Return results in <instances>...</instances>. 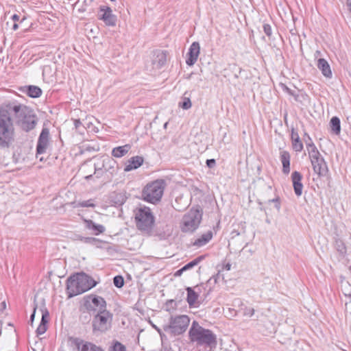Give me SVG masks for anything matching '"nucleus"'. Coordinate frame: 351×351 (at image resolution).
Here are the masks:
<instances>
[{
	"label": "nucleus",
	"instance_id": "nucleus-1",
	"mask_svg": "<svg viewBox=\"0 0 351 351\" xmlns=\"http://www.w3.org/2000/svg\"><path fill=\"white\" fill-rule=\"evenodd\" d=\"M190 339L195 343L199 351H212L216 348L217 336L213 331L206 329L194 321L189 332Z\"/></svg>",
	"mask_w": 351,
	"mask_h": 351
},
{
	"label": "nucleus",
	"instance_id": "nucleus-2",
	"mask_svg": "<svg viewBox=\"0 0 351 351\" xmlns=\"http://www.w3.org/2000/svg\"><path fill=\"white\" fill-rule=\"evenodd\" d=\"M8 108L13 116V121L23 131L29 132L36 127V116L31 108L17 102L9 104Z\"/></svg>",
	"mask_w": 351,
	"mask_h": 351
},
{
	"label": "nucleus",
	"instance_id": "nucleus-3",
	"mask_svg": "<svg viewBox=\"0 0 351 351\" xmlns=\"http://www.w3.org/2000/svg\"><path fill=\"white\" fill-rule=\"evenodd\" d=\"M15 140L12 114L8 110L0 108V148L8 149Z\"/></svg>",
	"mask_w": 351,
	"mask_h": 351
},
{
	"label": "nucleus",
	"instance_id": "nucleus-4",
	"mask_svg": "<svg viewBox=\"0 0 351 351\" xmlns=\"http://www.w3.org/2000/svg\"><path fill=\"white\" fill-rule=\"evenodd\" d=\"M97 282L84 273L77 274L70 276L66 280V291L69 298L82 294L93 287Z\"/></svg>",
	"mask_w": 351,
	"mask_h": 351
},
{
	"label": "nucleus",
	"instance_id": "nucleus-5",
	"mask_svg": "<svg viewBox=\"0 0 351 351\" xmlns=\"http://www.w3.org/2000/svg\"><path fill=\"white\" fill-rule=\"evenodd\" d=\"M165 186L164 180H156L147 184L142 192L143 199L152 204L159 202L163 195Z\"/></svg>",
	"mask_w": 351,
	"mask_h": 351
},
{
	"label": "nucleus",
	"instance_id": "nucleus-6",
	"mask_svg": "<svg viewBox=\"0 0 351 351\" xmlns=\"http://www.w3.org/2000/svg\"><path fill=\"white\" fill-rule=\"evenodd\" d=\"M189 323L190 319L187 315L171 316L169 324L163 326V330L171 335H180L186 330Z\"/></svg>",
	"mask_w": 351,
	"mask_h": 351
},
{
	"label": "nucleus",
	"instance_id": "nucleus-7",
	"mask_svg": "<svg viewBox=\"0 0 351 351\" xmlns=\"http://www.w3.org/2000/svg\"><path fill=\"white\" fill-rule=\"evenodd\" d=\"M202 212L199 208H193L182 217L180 228L184 232H192L195 230L202 220Z\"/></svg>",
	"mask_w": 351,
	"mask_h": 351
},
{
	"label": "nucleus",
	"instance_id": "nucleus-8",
	"mask_svg": "<svg viewBox=\"0 0 351 351\" xmlns=\"http://www.w3.org/2000/svg\"><path fill=\"white\" fill-rule=\"evenodd\" d=\"M135 220L138 229L146 232L152 230L154 223V217L151 210L145 206L136 211Z\"/></svg>",
	"mask_w": 351,
	"mask_h": 351
},
{
	"label": "nucleus",
	"instance_id": "nucleus-9",
	"mask_svg": "<svg viewBox=\"0 0 351 351\" xmlns=\"http://www.w3.org/2000/svg\"><path fill=\"white\" fill-rule=\"evenodd\" d=\"M308 156L314 172L319 178L326 176L328 171V166L318 149H313V151L308 152Z\"/></svg>",
	"mask_w": 351,
	"mask_h": 351
},
{
	"label": "nucleus",
	"instance_id": "nucleus-10",
	"mask_svg": "<svg viewBox=\"0 0 351 351\" xmlns=\"http://www.w3.org/2000/svg\"><path fill=\"white\" fill-rule=\"evenodd\" d=\"M112 314L105 310L97 313L93 320L94 332H105L111 327Z\"/></svg>",
	"mask_w": 351,
	"mask_h": 351
},
{
	"label": "nucleus",
	"instance_id": "nucleus-11",
	"mask_svg": "<svg viewBox=\"0 0 351 351\" xmlns=\"http://www.w3.org/2000/svg\"><path fill=\"white\" fill-rule=\"evenodd\" d=\"M84 306L88 312L99 313L106 308L105 300L98 295H89L84 298Z\"/></svg>",
	"mask_w": 351,
	"mask_h": 351
},
{
	"label": "nucleus",
	"instance_id": "nucleus-12",
	"mask_svg": "<svg viewBox=\"0 0 351 351\" xmlns=\"http://www.w3.org/2000/svg\"><path fill=\"white\" fill-rule=\"evenodd\" d=\"M49 131L47 128H45L41 131L36 146V158H39L40 161H42L43 158V157H39V156L46 152L49 145Z\"/></svg>",
	"mask_w": 351,
	"mask_h": 351
},
{
	"label": "nucleus",
	"instance_id": "nucleus-13",
	"mask_svg": "<svg viewBox=\"0 0 351 351\" xmlns=\"http://www.w3.org/2000/svg\"><path fill=\"white\" fill-rule=\"evenodd\" d=\"M99 10V19L102 20L107 25L114 26L117 16L112 14V9L108 6L103 5L100 7Z\"/></svg>",
	"mask_w": 351,
	"mask_h": 351
},
{
	"label": "nucleus",
	"instance_id": "nucleus-14",
	"mask_svg": "<svg viewBox=\"0 0 351 351\" xmlns=\"http://www.w3.org/2000/svg\"><path fill=\"white\" fill-rule=\"evenodd\" d=\"M71 341L78 351H104L101 347L93 343L84 341L79 338H72Z\"/></svg>",
	"mask_w": 351,
	"mask_h": 351
},
{
	"label": "nucleus",
	"instance_id": "nucleus-15",
	"mask_svg": "<svg viewBox=\"0 0 351 351\" xmlns=\"http://www.w3.org/2000/svg\"><path fill=\"white\" fill-rule=\"evenodd\" d=\"M200 47L197 42H193L189 49L187 53L188 58L186 60V63L189 66H193L196 62L199 55Z\"/></svg>",
	"mask_w": 351,
	"mask_h": 351
},
{
	"label": "nucleus",
	"instance_id": "nucleus-16",
	"mask_svg": "<svg viewBox=\"0 0 351 351\" xmlns=\"http://www.w3.org/2000/svg\"><path fill=\"white\" fill-rule=\"evenodd\" d=\"M293 186L295 195L299 197L302 193L303 184L302 183V176L298 171H293L291 174Z\"/></svg>",
	"mask_w": 351,
	"mask_h": 351
},
{
	"label": "nucleus",
	"instance_id": "nucleus-17",
	"mask_svg": "<svg viewBox=\"0 0 351 351\" xmlns=\"http://www.w3.org/2000/svg\"><path fill=\"white\" fill-rule=\"evenodd\" d=\"M85 228L91 230L95 235H99L105 232L106 228L103 225L96 224L90 219H83Z\"/></svg>",
	"mask_w": 351,
	"mask_h": 351
},
{
	"label": "nucleus",
	"instance_id": "nucleus-18",
	"mask_svg": "<svg viewBox=\"0 0 351 351\" xmlns=\"http://www.w3.org/2000/svg\"><path fill=\"white\" fill-rule=\"evenodd\" d=\"M143 158L142 156H136L129 159L124 168V171L128 172L133 169H136L142 165Z\"/></svg>",
	"mask_w": 351,
	"mask_h": 351
},
{
	"label": "nucleus",
	"instance_id": "nucleus-19",
	"mask_svg": "<svg viewBox=\"0 0 351 351\" xmlns=\"http://www.w3.org/2000/svg\"><path fill=\"white\" fill-rule=\"evenodd\" d=\"M118 165L115 160L108 156H106V161L104 171L109 173L111 176L117 174Z\"/></svg>",
	"mask_w": 351,
	"mask_h": 351
},
{
	"label": "nucleus",
	"instance_id": "nucleus-20",
	"mask_svg": "<svg viewBox=\"0 0 351 351\" xmlns=\"http://www.w3.org/2000/svg\"><path fill=\"white\" fill-rule=\"evenodd\" d=\"M317 68L322 71V75L327 77H332V71L328 62L324 58H319L317 63Z\"/></svg>",
	"mask_w": 351,
	"mask_h": 351
},
{
	"label": "nucleus",
	"instance_id": "nucleus-21",
	"mask_svg": "<svg viewBox=\"0 0 351 351\" xmlns=\"http://www.w3.org/2000/svg\"><path fill=\"white\" fill-rule=\"evenodd\" d=\"M167 62V53L165 51H157L152 60L155 69H160Z\"/></svg>",
	"mask_w": 351,
	"mask_h": 351
},
{
	"label": "nucleus",
	"instance_id": "nucleus-22",
	"mask_svg": "<svg viewBox=\"0 0 351 351\" xmlns=\"http://www.w3.org/2000/svg\"><path fill=\"white\" fill-rule=\"evenodd\" d=\"M280 159L282 165V172L288 174L290 172L291 156L287 151L283 150L280 153Z\"/></svg>",
	"mask_w": 351,
	"mask_h": 351
},
{
	"label": "nucleus",
	"instance_id": "nucleus-23",
	"mask_svg": "<svg viewBox=\"0 0 351 351\" xmlns=\"http://www.w3.org/2000/svg\"><path fill=\"white\" fill-rule=\"evenodd\" d=\"M291 141H292V147L296 152H300L303 148V143L300 140L298 133L295 130L294 128L291 130Z\"/></svg>",
	"mask_w": 351,
	"mask_h": 351
},
{
	"label": "nucleus",
	"instance_id": "nucleus-24",
	"mask_svg": "<svg viewBox=\"0 0 351 351\" xmlns=\"http://www.w3.org/2000/svg\"><path fill=\"white\" fill-rule=\"evenodd\" d=\"M42 319L39 326L36 329L37 335L44 334L47 330V323L48 322L49 312L46 308L41 309Z\"/></svg>",
	"mask_w": 351,
	"mask_h": 351
},
{
	"label": "nucleus",
	"instance_id": "nucleus-25",
	"mask_svg": "<svg viewBox=\"0 0 351 351\" xmlns=\"http://www.w3.org/2000/svg\"><path fill=\"white\" fill-rule=\"evenodd\" d=\"M125 191H114L110 195L111 202L115 205L121 206L125 203L127 199Z\"/></svg>",
	"mask_w": 351,
	"mask_h": 351
},
{
	"label": "nucleus",
	"instance_id": "nucleus-26",
	"mask_svg": "<svg viewBox=\"0 0 351 351\" xmlns=\"http://www.w3.org/2000/svg\"><path fill=\"white\" fill-rule=\"evenodd\" d=\"M23 92L32 98H38L42 95V90L38 86L34 85L25 86Z\"/></svg>",
	"mask_w": 351,
	"mask_h": 351
},
{
	"label": "nucleus",
	"instance_id": "nucleus-27",
	"mask_svg": "<svg viewBox=\"0 0 351 351\" xmlns=\"http://www.w3.org/2000/svg\"><path fill=\"white\" fill-rule=\"evenodd\" d=\"M131 149L130 144H126L123 146L116 147L112 150V156L115 158H121L126 155Z\"/></svg>",
	"mask_w": 351,
	"mask_h": 351
},
{
	"label": "nucleus",
	"instance_id": "nucleus-28",
	"mask_svg": "<svg viewBox=\"0 0 351 351\" xmlns=\"http://www.w3.org/2000/svg\"><path fill=\"white\" fill-rule=\"evenodd\" d=\"M106 161V156H102L97 159L94 164L95 173L97 178H100L104 172Z\"/></svg>",
	"mask_w": 351,
	"mask_h": 351
},
{
	"label": "nucleus",
	"instance_id": "nucleus-29",
	"mask_svg": "<svg viewBox=\"0 0 351 351\" xmlns=\"http://www.w3.org/2000/svg\"><path fill=\"white\" fill-rule=\"evenodd\" d=\"M187 291V298L186 301L189 305L190 307L194 306L196 301L198 298V293L193 290L191 287H187L186 289Z\"/></svg>",
	"mask_w": 351,
	"mask_h": 351
},
{
	"label": "nucleus",
	"instance_id": "nucleus-30",
	"mask_svg": "<svg viewBox=\"0 0 351 351\" xmlns=\"http://www.w3.org/2000/svg\"><path fill=\"white\" fill-rule=\"evenodd\" d=\"M213 237V233L210 231L202 234L199 239L195 240L194 245L198 247L206 245Z\"/></svg>",
	"mask_w": 351,
	"mask_h": 351
},
{
	"label": "nucleus",
	"instance_id": "nucleus-31",
	"mask_svg": "<svg viewBox=\"0 0 351 351\" xmlns=\"http://www.w3.org/2000/svg\"><path fill=\"white\" fill-rule=\"evenodd\" d=\"M331 130L338 134L341 130L340 119L337 117H333L330 121Z\"/></svg>",
	"mask_w": 351,
	"mask_h": 351
},
{
	"label": "nucleus",
	"instance_id": "nucleus-32",
	"mask_svg": "<svg viewBox=\"0 0 351 351\" xmlns=\"http://www.w3.org/2000/svg\"><path fill=\"white\" fill-rule=\"evenodd\" d=\"M303 140L306 143L308 152H312L313 149H317L311 136L306 132L304 134Z\"/></svg>",
	"mask_w": 351,
	"mask_h": 351
},
{
	"label": "nucleus",
	"instance_id": "nucleus-33",
	"mask_svg": "<svg viewBox=\"0 0 351 351\" xmlns=\"http://www.w3.org/2000/svg\"><path fill=\"white\" fill-rule=\"evenodd\" d=\"M204 259L203 256H199L193 260L192 261L189 262V263L186 264L184 266L182 267V269L184 271L189 270L192 268H193L195 266L197 265L202 260Z\"/></svg>",
	"mask_w": 351,
	"mask_h": 351
},
{
	"label": "nucleus",
	"instance_id": "nucleus-34",
	"mask_svg": "<svg viewBox=\"0 0 351 351\" xmlns=\"http://www.w3.org/2000/svg\"><path fill=\"white\" fill-rule=\"evenodd\" d=\"M108 351H126V348L124 345L118 341L112 342L111 346H110Z\"/></svg>",
	"mask_w": 351,
	"mask_h": 351
},
{
	"label": "nucleus",
	"instance_id": "nucleus-35",
	"mask_svg": "<svg viewBox=\"0 0 351 351\" xmlns=\"http://www.w3.org/2000/svg\"><path fill=\"white\" fill-rule=\"evenodd\" d=\"M95 206V204H94V200L92 199L86 200V201H81L77 202L76 206L75 207H92L94 208Z\"/></svg>",
	"mask_w": 351,
	"mask_h": 351
},
{
	"label": "nucleus",
	"instance_id": "nucleus-36",
	"mask_svg": "<svg viewBox=\"0 0 351 351\" xmlns=\"http://www.w3.org/2000/svg\"><path fill=\"white\" fill-rule=\"evenodd\" d=\"M191 101L189 97H184L183 101L179 103V106L184 110H188L191 108Z\"/></svg>",
	"mask_w": 351,
	"mask_h": 351
},
{
	"label": "nucleus",
	"instance_id": "nucleus-37",
	"mask_svg": "<svg viewBox=\"0 0 351 351\" xmlns=\"http://www.w3.org/2000/svg\"><path fill=\"white\" fill-rule=\"evenodd\" d=\"M113 283L117 288H121L124 285V279L121 276H116L113 278Z\"/></svg>",
	"mask_w": 351,
	"mask_h": 351
},
{
	"label": "nucleus",
	"instance_id": "nucleus-38",
	"mask_svg": "<svg viewBox=\"0 0 351 351\" xmlns=\"http://www.w3.org/2000/svg\"><path fill=\"white\" fill-rule=\"evenodd\" d=\"M80 241L84 243L95 245L98 239L94 237H81Z\"/></svg>",
	"mask_w": 351,
	"mask_h": 351
},
{
	"label": "nucleus",
	"instance_id": "nucleus-39",
	"mask_svg": "<svg viewBox=\"0 0 351 351\" xmlns=\"http://www.w3.org/2000/svg\"><path fill=\"white\" fill-rule=\"evenodd\" d=\"M242 310L243 315L247 317H252L255 312L253 308L248 306H244V308H243Z\"/></svg>",
	"mask_w": 351,
	"mask_h": 351
},
{
	"label": "nucleus",
	"instance_id": "nucleus-40",
	"mask_svg": "<svg viewBox=\"0 0 351 351\" xmlns=\"http://www.w3.org/2000/svg\"><path fill=\"white\" fill-rule=\"evenodd\" d=\"M263 31L265 32V34L269 37L270 38L271 34H272V30H271V27L270 25L269 24H267V23H265L263 25Z\"/></svg>",
	"mask_w": 351,
	"mask_h": 351
},
{
	"label": "nucleus",
	"instance_id": "nucleus-41",
	"mask_svg": "<svg viewBox=\"0 0 351 351\" xmlns=\"http://www.w3.org/2000/svg\"><path fill=\"white\" fill-rule=\"evenodd\" d=\"M95 150L96 149L94 147L90 145H83L82 147H80V154H83L85 152H92Z\"/></svg>",
	"mask_w": 351,
	"mask_h": 351
},
{
	"label": "nucleus",
	"instance_id": "nucleus-42",
	"mask_svg": "<svg viewBox=\"0 0 351 351\" xmlns=\"http://www.w3.org/2000/svg\"><path fill=\"white\" fill-rule=\"evenodd\" d=\"M269 203L274 202L275 204V207L278 210H280V202L279 197H276L272 199H269L268 201Z\"/></svg>",
	"mask_w": 351,
	"mask_h": 351
},
{
	"label": "nucleus",
	"instance_id": "nucleus-43",
	"mask_svg": "<svg viewBox=\"0 0 351 351\" xmlns=\"http://www.w3.org/2000/svg\"><path fill=\"white\" fill-rule=\"evenodd\" d=\"M282 87L283 90H285L286 93H287L289 95H291L293 97L297 96L295 94V92L293 90H292L291 89H290L289 87H287L286 85L282 84Z\"/></svg>",
	"mask_w": 351,
	"mask_h": 351
},
{
	"label": "nucleus",
	"instance_id": "nucleus-44",
	"mask_svg": "<svg viewBox=\"0 0 351 351\" xmlns=\"http://www.w3.org/2000/svg\"><path fill=\"white\" fill-rule=\"evenodd\" d=\"M206 165L209 168H213L216 165V161L215 159H208L206 160Z\"/></svg>",
	"mask_w": 351,
	"mask_h": 351
},
{
	"label": "nucleus",
	"instance_id": "nucleus-45",
	"mask_svg": "<svg viewBox=\"0 0 351 351\" xmlns=\"http://www.w3.org/2000/svg\"><path fill=\"white\" fill-rule=\"evenodd\" d=\"M36 311V306H35L34 307V311H33L32 314L30 316V322H31L32 325V323H33L34 317H35Z\"/></svg>",
	"mask_w": 351,
	"mask_h": 351
},
{
	"label": "nucleus",
	"instance_id": "nucleus-46",
	"mask_svg": "<svg viewBox=\"0 0 351 351\" xmlns=\"http://www.w3.org/2000/svg\"><path fill=\"white\" fill-rule=\"evenodd\" d=\"M183 272H184V271L182 267L181 269H180L176 271V273L174 274V276L176 277L180 276L183 274Z\"/></svg>",
	"mask_w": 351,
	"mask_h": 351
},
{
	"label": "nucleus",
	"instance_id": "nucleus-47",
	"mask_svg": "<svg viewBox=\"0 0 351 351\" xmlns=\"http://www.w3.org/2000/svg\"><path fill=\"white\" fill-rule=\"evenodd\" d=\"M12 19L16 23V21H19L20 17L18 14H14L12 16Z\"/></svg>",
	"mask_w": 351,
	"mask_h": 351
},
{
	"label": "nucleus",
	"instance_id": "nucleus-48",
	"mask_svg": "<svg viewBox=\"0 0 351 351\" xmlns=\"http://www.w3.org/2000/svg\"><path fill=\"white\" fill-rule=\"evenodd\" d=\"M223 268L227 270V271H229L231 269V264L230 263H226L224 265H223Z\"/></svg>",
	"mask_w": 351,
	"mask_h": 351
},
{
	"label": "nucleus",
	"instance_id": "nucleus-49",
	"mask_svg": "<svg viewBox=\"0 0 351 351\" xmlns=\"http://www.w3.org/2000/svg\"><path fill=\"white\" fill-rule=\"evenodd\" d=\"M74 124H75V128H78L81 124V122L79 119H75L74 121Z\"/></svg>",
	"mask_w": 351,
	"mask_h": 351
},
{
	"label": "nucleus",
	"instance_id": "nucleus-50",
	"mask_svg": "<svg viewBox=\"0 0 351 351\" xmlns=\"http://www.w3.org/2000/svg\"><path fill=\"white\" fill-rule=\"evenodd\" d=\"M19 28V25L16 23H14L12 27L13 30H16Z\"/></svg>",
	"mask_w": 351,
	"mask_h": 351
},
{
	"label": "nucleus",
	"instance_id": "nucleus-51",
	"mask_svg": "<svg viewBox=\"0 0 351 351\" xmlns=\"http://www.w3.org/2000/svg\"><path fill=\"white\" fill-rule=\"evenodd\" d=\"M347 5L349 8L350 11L351 12V0H347Z\"/></svg>",
	"mask_w": 351,
	"mask_h": 351
},
{
	"label": "nucleus",
	"instance_id": "nucleus-52",
	"mask_svg": "<svg viewBox=\"0 0 351 351\" xmlns=\"http://www.w3.org/2000/svg\"><path fill=\"white\" fill-rule=\"evenodd\" d=\"M92 176H93L92 175H89V176H86L85 178L86 180H89L90 178H92Z\"/></svg>",
	"mask_w": 351,
	"mask_h": 351
},
{
	"label": "nucleus",
	"instance_id": "nucleus-53",
	"mask_svg": "<svg viewBox=\"0 0 351 351\" xmlns=\"http://www.w3.org/2000/svg\"><path fill=\"white\" fill-rule=\"evenodd\" d=\"M1 305H2V306H3V308H5V302H3L1 303Z\"/></svg>",
	"mask_w": 351,
	"mask_h": 351
},
{
	"label": "nucleus",
	"instance_id": "nucleus-54",
	"mask_svg": "<svg viewBox=\"0 0 351 351\" xmlns=\"http://www.w3.org/2000/svg\"><path fill=\"white\" fill-rule=\"evenodd\" d=\"M167 123H165V125H164V128H167Z\"/></svg>",
	"mask_w": 351,
	"mask_h": 351
},
{
	"label": "nucleus",
	"instance_id": "nucleus-55",
	"mask_svg": "<svg viewBox=\"0 0 351 351\" xmlns=\"http://www.w3.org/2000/svg\"><path fill=\"white\" fill-rule=\"evenodd\" d=\"M349 270H350V272H351V266H350V267H349Z\"/></svg>",
	"mask_w": 351,
	"mask_h": 351
}]
</instances>
